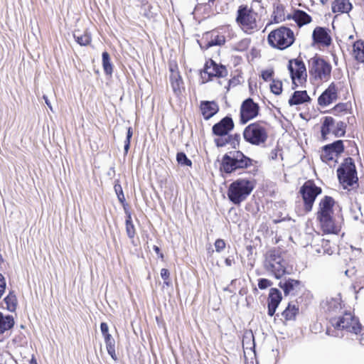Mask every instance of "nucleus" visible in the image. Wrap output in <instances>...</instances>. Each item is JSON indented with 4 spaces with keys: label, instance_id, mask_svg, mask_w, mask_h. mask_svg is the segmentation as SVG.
I'll return each mask as SVG.
<instances>
[{
    "label": "nucleus",
    "instance_id": "48",
    "mask_svg": "<svg viewBox=\"0 0 364 364\" xmlns=\"http://www.w3.org/2000/svg\"><path fill=\"white\" fill-rule=\"evenodd\" d=\"M274 74V72L273 69L264 70L262 71L261 77L263 79L264 81L267 82L272 78Z\"/></svg>",
    "mask_w": 364,
    "mask_h": 364
},
{
    "label": "nucleus",
    "instance_id": "33",
    "mask_svg": "<svg viewBox=\"0 0 364 364\" xmlns=\"http://www.w3.org/2000/svg\"><path fill=\"white\" fill-rule=\"evenodd\" d=\"M326 149H329L332 153L338 156L344 151L345 146L343 144V141L338 139L333 141V143L326 144Z\"/></svg>",
    "mask_w": 364,
    "mask_h": 364
},
{
    "label": "nucleus",
    "instance_id": "56",
    "mask_svg": "<svg viewBox=\"0 0 364 364\" xmlns=\"http://www.w3.org/2000/svg\"><path fill=\"white\" fill-rule=\"evenodd\" d=\"M178 70V68H177V65H172V64H170L169 65V71L171 72V74H173V73H178V71L177 70Z\"/></svg>",
    "mask_w": 364,
    "mask_h": 364
},
{
    "label": "nucleus",
    "instance_id": "43",
    "mask_svg": "<svg viewBox=\"0 0 364 364\" xmlns=\"http://www.w3.org/2000/svg\"><path fill=\"white\" fill-rule=\"evenodd\" d=\"M270 90L272 93L279 95L282 92V82L279 80L273 79L270 84Z\"/></svg>",
    "mask_w": 364,
    "mask_h": 364
},
{
    "label": "nucleus",
    "instance_id": "57",
    "mask_svg": "<svg viewBox=\"0 0 364 364\" xmlns=\"http://www.w3.org/2000/svg\"><path fill=\"white\" fill-rule=\"evenodd\" d=\"M43 100H45V102H46V105L49 107V109H50L51 111H53V107H52V106H51V104H50V101H49V100H48V97H47L46 95H44L43 96Z\"/></svg>",
    "mask_w": 364,
    "mask_h": 364
},
{
    "label": "nucleus",
    "instance_id": "22",
    "mask_svg": "<svg viewBox=\"0 0 364 364\" xmlns=\"http://www.w3.org/2000/svg\"><path fill=\"white\" fill-rule=\"evenodd\" d=\"M287 19H293L299 27L309 24L312 21V18L310 15L300 9H296L292 14H288Z\"/></svg>",
    "mask_w": 364,
    "mask_h": 364
},
{
    "label": "nucleus",
    "instance_id": "19",
    "mask_svg": "<svg viewBox=\"0 0 364 364\" xmlns=\"http://www.w3.org/2000/svg\"><path fill=\"white\" fill-rule=\"evenodd\" d=\"M337 98V87L334 82H331L318 97V104L321 107H326L336 100Z\"/></svg>",
    "mask_w": 364,
    "mask_h": 364
},
{
    "label": "nucleus",
    "instance_id": "47",
    "mask_svg": "<svg viewBox=\"0 0 364 364\" xmlns=\"http://www.w3.org/2000/svg\"><path fill=\"white\" fill-rule=\"evenodd\" d=\"M132 135H133L132 128L129 127L127 129V136H126V139L124 141V150L125 154H127V152L130 148V141H131Z\"/></svg>",
    "mask_w": 364,
    "mask_h": 364
},
{
    "label": "nucleus",
    "instance_id": "55",
    "mask_svg": "<svg viewBox=\"0 0 364 364\" xmlns=\"http://www.w3.org/2000/svg\"><path fill=\"white\" fill-rule=\"evenodd\" d=\"M153 250L158 255V256L159 257L164 258V255H163V253L161 252V250H160L159 247H158L156 245H154Z\"/></svg>",
    "mask_w": 364,
    "mask_h": 364
},
{
    "label": "nucleus",
    "instance_id": "50",
    "mask_svg": "<svg viewBox=\"0 0 364 364\" xmlns=\"http://www.w3.org/2000/svg\"><path fill=\"white\" fill-rule=\"evenodd\" d=\"M272 285V282L265 278H260L258 279V287L260 289H265Z\"/></svg>",
    "mask_w": 364,
    "mask_h": 364
},
{
    "label": "nucleus",
    "instance_id": "7",
    "mask_svg": "<svg viewBox=\"0 0 364 364\" xmlns=\"http://www.w3.org/2000/svg\"><path fill=\"white\" fill-rule=\"evenodd\" d=\"M257 14L254 11L252 7H249L246 4H242L239 6L237 10L235 21L245 33L250 34L255 30H257Z\"/></svg>",
    "mask_w": 364,
    "mask_h": 364
},
{
    "label": "nucleus",
    "instance_id": "2",
    "mask_svg": "<svg viewBox=\"0 0 364 364\" xmlns=\"http://www.w3.org/2000/svg\"><path fill=\"white\" fill-rule=\"evenodd\" d=\"M253 159L244 154L241 151L233 150L225 154L220 164V171L230 174L237 170L247 168L252 166Z\"/></svg>",
    "mask_w": 364,
    "mask_h": 364
},
{
    "label": "nucleus",
    "instance_id": "15",
    "mask_svg": "<svg viewBox=\"0 0 364 364\" xmlns=\"http://www.w3.org/2000/svg\"><path fill=\"white\" fill-rule=\"evenodd\" d=\"M234 127L232 118L227 115L212 127V133L215 136L226 135L234 129Z\"/></svg>",
    "mask_w": 364,
    "mask_h": 364
},
{
    "label": "nucleus",
    "instance_id": "5",
    "mask_svg": "<svg viewBox=\"0 0 364 364\" xmlns=\"http://www.w3.org/2000/svg\"><path fill=\"white\" fill-rule=\"evenodd\" d=\"M333 205V198L328 196H326L319 203L316 218L323 232L327 233H336L338 230L332 216Z\"/></svg>",
    "mask_w": 364,
    "mask_h": 364
},
{
    "label": "nucleus",
    "instance_id": "29",
    "mask_svg": "<svg viewBox=\"0 0 364 364\" xmlns=\"http://www.w3.org/2000/svg\"><path fill=\"white\" fill-rule=\"evenodd\" d=\"M299 314V306L296 304L289 303L286 309L282 311V316L287 321L295 320Z\"/></svg>",
    "mask_w": 364,
    "mask_h": 364
},
{
    "label": "nucleus",
    "instance_id": "27",
    "mask_svg": "<svg viewBox=\"0 0 364 364\" xmlns=\"http://www.w3.org/2000/svg\"><path fill=\"white\" fill-rule=\"evenodd\" d=\"M335 120L332 117H325L321 127V135L323 141L327 140V136L331 132V128L334 125Z\"/></svg>",
    "mask_w": 364,
    "mask_h": 364
},
{
    "label": "nucleus",
    "instance_id": "46",
    "mask_svg": "<svg viewBox=\"0 0 364 364\" xmlns=\"http://www.w3.org/2000/svg\"><path fill=\"white\" fill-rule=\"evenodd\" d=\"M348 109V105L346 103H338L332 109L328 111L333 114H338L339 113L346 112Z\"/></svg>",
    "mask_w": 364,
    "mask_h": 364
},
{
    "label": "nucleus",
    "instance_id": "6",
    "mask_svg": "<svg viewBox=\"0 0 364 364\" xmlns=\"http://www.w3.org/2000/svg\"><path fill=\"white\" fill-rule=\"evenodd\" d=\"M267 41L272 48L282 50L294 43L295 36L291 29L282 26L268 34Z\"/></svg>",
    "mask_w": 364,
    "mask_h": 364
},
{
    "label": "nucleus",
    "instance_id": "63",
    "mask_svg": "<svg viewBox=\"0 0 364 364\" xmlns=\"http://www.w3.org/2000/svg\"><path fill=\"white\" fill-rule=\"evenodd\" d=\"M164 284L168 287L170 286V284H171L170 279H168V280H164Z\"/></svg>",
    "mask_w": 364,
    "mask_h": 364
},
{
    "label": "nucleus",
    "instance_id": "31",
    "mask_svg": "<svg viewBox=\"0 0 364 364\" xmlns=\"http://www.w3.org/2000/svg\"><path fill=\"white\" fill-rule=\"evenodd\" d=\"M73 37L75 41L82 46L89 45L92 39L90 34L87 31L83 33H80L79 30L75 31L73 32Z\"/></svg>",
    "mask_w": 364,
    "mask_h": 364
},
{
    "label": "nucleus",
    "instance_id": "1",
    "mask_svg": "<svg viewBox=\"0 0 364 364\" xmlns=\"http://www.w3.org/2000/svg\"><path fill=\"white\" fill-rule=\"evenodd\" d=\"M284 255V252L277 247L269 250L264 255V267L276 279H280L284 274H289L287 270V261Z\"/></svg>",
    "mask_w": 364,
    "mask_h": 364
},
{
    "label": "nucleus",
    "instance_id": "52",
    "mask_svg": "<svg viewBox=\"0 0 364 364\" xmlns=\"http://www.w3.org/2000/svg\"><path fill=\"white\" fill-rule=\"evenodd\" d=\"M225 264L228 267H231L235 264V259L233 255H230L225 259Z\"/></svg>",
    "mask_w": 364,
    "mask_h": 364
},
{
    "label": "nucleus",
    "instance_id": "32",
    "mask_svg": "<svg viewBox=\"0 0 364 364\" xmlns=\"http://www.w3.org/2000/svg\"><path fill=\"white\" fill-rule=\"evenodd\" d=\"M105 339V343L106 345V348L108 354L111 356V358L114 360H117V356L115 352V341L112 338L111 334L103 336Z\"/></svg>",
    "mask_w": 364,
    "mask_h": 364
},
{
    "label": "nucleus",
    "instance_id": "21",
    "mask_svg": "<svg viewBox=\"0 0 364 364\" xmlns=\"http://www.w3.org/2000/svg\"><path fill=\"white\" fill-rule=\"evenodd\" d=\"M200 109L203 118L205 120L210 119L219 111V106L215 101H201Z\"/></svg>",
    "mask_w": 364,
    "mask_h": 364
},
{
    "label": "nucleus",
    "instance_id": "8",
    "mask_svg": "<svg viewBox=\"0 0 364 364\" xmlns=\"http://www.w3.org/2000/svg\"><path fill=\"white\" fill-rule=\"evenodd\" d=\"M337 176L344 188L352 187L358 183L357 171L352 158L345 159L343 163L337 169Z\"/></svg>",
    "mask_w": 364,
    "mask_h": 364
},
{
    "label": "nucleus",
    "instance_id": "24",
    "mask_svg": "<svg viewBox=\"0 0 364 364\" xmlns=\"http://www.w3.org/2000/svg\"><path fill=\"white\" fill-rule=\"evenodd\" d=\"M311 100L306 90L294 91L288 102L290 106L299 105L305 102H309Z\"/></svg>",
    "mask_w": 364,
    "mask_h": 364
},
{
    "label": "nucleus",
    "instance_id": "44",
    "mask_svg": "<svg viewBox=\"0 0 364 364\" xmlns=\"http://www.w3.org/2000/svg\"><path fill=\"white\" fill-rule=\"evenodd\" d=\"M114 191H115V193H116V194L117 196V198H118L119 203H124V201L126 200H125V197H124V195L122 187L120 185L119 181L118 179H117L114 181Z\"/></svg>",
    "mask_w": 364,
    "mask_h": 364
},
{
    "label": "nucleus",
    "instance_id": "53",
    "mask_svg": "<svg viewBox=\"0 0 364 364\" xmlns=\"http://www.w3.org/2000/svg\"><path fill=\"white\" fill-rule=\"evenodd\" d=\"M170 276V272L168 269L163 268L161 270V277L163 280H168Z\"/></svg>",
    "mask_w": 364,
    "mask_h": 364
},
{
    "label": "nucleus",
    "instance_id": "54",
    "mask_svg": "<svg viewBox=\"0 0 364 364\" xmlns=\"http://www.w3.org/2000/svg\"><path fill=\"white\" fill-rule=\"evenodd\" d=\"M123 206L124 213L126 214V217L132 218V213L129 208V205L126 203V200L124 201V203H121Z\"/></svg>",
    "mask_w": 364,
    "mask_h": 364
},
{
    "label": "nucleus",
    "instance_id": "10",
    "mask_svg": "<svg viewBox=\"0 0 364 364\" xmlns=\"http://www.w3.org/2000/svg\"><path fill=\"white\" fill-rule=\"evenodd\" d=\"M332 66L323 58L317 55L311 59L309 73L315 80H328L331 77Z\"/></svg>",
    "mask_w": 364,
    "mask_h": 364
},
{
    "label": "nucleus",
    "instance_id": "17",
    "mask_svg": "<svg viewBox=\"0 0 364 364\" xmlns=\"http://www.w3.org/2000/svg\"><path fill=\"white\" fill-rule=\"evenodd\" d=\"M282 301V295L281 291L277 288H271L269 289L267 297V314L273 316L279 304Z\"/></svg>",
    "mask_w": 364,
    "mask_h": 364
},
{
    "label": "nucleus",
    "instance_id": "28",
    "mask_svg": "<svg viewBox=\"0 0 364 364\" xmlns=\"http://www.w3.org/2000/svg\"><path fill=\"white\" fill-rule=\"evenodd\" d=\"M14 319L13 316H4L2 312H0V335L3 334L5 331L11 329L14 326Z\"/></svg>",
    "mask_w": 364,
    "mask_h": 364
},
{
    "label": "nucleus",
    "instance_id": "39",
    "mask_svg": "<svg viewBox=\"0 0 364 364\" xmlns=\"http://www.w3.org/2000/svg\"><path fill=\"white\" fill-rule=\"evenodd\" d=\"M126 232L129 239H134L136 235V230L132 218L126 217L125 219Z\"/></svg>",
    "mask_w": 364,
    "mask_h": 364
},
{
    "label": "nucleus",
    "instance_id": "30",
    "mask_svg": "<svg viewBox=\"0 0 364 364\" xmlns=\"http://www.w3.org/2000/svg\"><path fill=\"white\" fill-rule=\"evenodd\" d=\"M285 8L281 4H277L274 5V11L272 15L273 18V21L275 23H278L285 21L287 16L285 17Z\"/></svg>",
    "mask_w": 364,
    "mask_h": 364
},
{
    "label": "nucleus",
    "instance_id": "51",
    "mask_svg": "<svg viewBox=\"0 0 364 364\" xmlns=\"http://www.w3.org/2000/svg\"><path fill=\"white\" fill-rule=\"evenodd\" d=\"M100 330L103 336L110 334L109 333L108 325L105 322H102L100 323Z\"/></svg>",
    "mask_w": 364,
    "mask_h": 364
},
{
    "label": "nucleus",
    "instance_id": "37",
    "mask_svg": "<svg viewBox=\"0 0 364 364\" xmlns=\"http://www.w3.org/2000/svg\"><path fill=\"white\" fill-rule=\"evenodd\" d=\"M242 346L243 348L246 349L250 348L252 349L255 351V338L252 332L245 335L242 338Z\"/></svg>",
    "mask_w": 364,
    "mask_h": 364
},
{
    "label": "nucleus",
    "instance_id": "38",
    "mask_svg": "<svg viewBox=\"0 0 364 364\" xmlns=\"http://www.w3.org/2000/svg\"><path fill=\"white\" fill-rule=\"evenodd\" d=\"M251 40L250 38H244L232 46V50L238 52H243L248 49Z\"/></svg>",
    "mask_w": 364,
    "mask_h": 364
},
{
    "label": "nucleus",
    "instance_id": "34",
    "mask_svg": "<svg viewBox=\"0 0 364 364\" xmlns=\"http://www.w3.org/2000/svg\"><path fill=\"white\" fill-rule=\"evenodd\" d=\"M6 304V309L10 312H15L17 306V299L14 291H10L4 299Z\"/></svg>",
    "mask_w": 364,
    "mask_h": 364
},
{
    "label": "nucleus",
    "instance_id": "14",
    "mask_svg": "<svg viewBox=\"0 0 364 364\" xmlns=\"http://www.w3.org/2000/svg\"><path fill=\"white\" fill-rule=\"evenodd\" d=\"M203 72L208 75L207 81H210L213 77H224L228 74L226 67L220 63H217L213 59L207 60L204 65Z\"/></svg>",
    "mask_w": 364,
    "mask_h": 364
},
{
    "label": "nucleus",
    "instance_id": "20",
    "mask_svg": "<svg viewBox=\"0 0 364 364\" xmlns=\"http://www.w3.org/2000/svg\"><path fill=\"white\" fill-rule=\"evenodd\" d=\"M278 286L283 290L285 296L291 294L295 296L301 290L302 285L300 280L288 278L280 281Z\"/></svg>",
    "mask_w": 364,
    "mask_h": 364
},
{
    "label": "nucleus",
    "instance_id": "49",
    "mask_svg": "<svg viewBox=\"0 0 364 364\" xmlns=\"http://www.w3.org/2000/svg\"><path fill=\"white\" fill-rule=\"evenodd\" d=\"M214 246L217 252H221L225 248L226 243L223 239H217L214 243Z\"/></svg>",
    "mask_w": 364,
    "mask_h": 364
},
{
    "label": "nucleus",
    "instance_id": "36",
    "mask_svg": "<svg viewBox=\"0 0 364 364\" xmlns=\"http://www.w3.org/2000/svg\"><path fill=\"white\" fill-rule=\"evenodd\" d=\"M102 66L105 74L111 75L113 72V68L109 54L107 51H104L102 54Z\"/></svg>",
    "mask_w": 364,
    "mask_h": 364
},
{
    "label": "nucleus",
    "instance_id": "11",
    "mask_svg": "<svg viewBox=\"0 0 364 364\" xmlns=\"http://www.w3.org/2000/svg\"><path fill=\"white\" fill-rule=\"evenodd\" d=\"M322 192L321 188L316 186L314 181H306L300 188L299 193L304 201V210L307 213L311 211L316 197Z\"/></svg>",
    "mask_w": 364,
    "mask_h": 364
},
{
    "label": "nucleus",
    "instance_id": "16",
    "mask_svg": "<svg viewBox=\"0 0 364 364\" xmlns=\"http://www.w3.org/2000/svg\"><path fill=\"white\" fill-rule=\"evenodd\" d=\"M330 32V30L326 27H316L312 33L314 44H319L328 47L332 43Z\"/></svg>",
    "mask_w": 364,
    "mask_h": 364
},
{
    "label": "nucleus",
    "instance_id": "12",
    "mask_svg": "<svg viewBox=\"0 0 364 364\" xmlns=\"http://www.w3.org/2000/svg\"><path fill=\"white\" fill-rule=\"evenodd\" d=\"M259 106L251 98L245 100L240 107V122L241 124H245L250 120L258 116Z\"/></svg>",
    "mask_w": 364,
    "mask_h": 364
},
{
    "label": "nucleus",
    "instance_id": "45",
    "mask_svg": "<svg viewBox=\"0 0 364 364\" xmlns=\"http://www.w3.org/2000/svg\"><path fill=\"white\" fill-rule=\"evenodd\" d=\"M334 154L332 153L329 149H326V145L322 147V153L320 155L321 161L324 163H328L333 160Z\"/></svg>",
    "mask_w": 364,
    "mask_h": 364
},
{
    "label": "nucleus",
    "instance_id": "18",
    "mask_svg": "<svg viewBox=\"0 0 364 364\" xmlns=\"http://www.w3.org/2000/svg\"><path fill=\"white\" fill-rule=\"evenodd\" d=\"M240 135L235 133L234 134H226V135H219L214 139V142L217 147H223L230 144L232 149H236L240 146Z\"/></svg>",
    "mask_w": 364,
    "mask_h": 364
},
{
    "label": "nucleus",
    "instance_id": "13",
    "mask_svg": "<svg viewBox=\"0 0 364 364\" xmlns=\"http://www.w3.org/2000/svg\"><path fill=\"white\" fill-rule=\"evenodd\" d=\"M287 68L291 80H297L299 85H303L306 82V68L301 59L296 58L289 60Z\"/></svg>",
    "mask_w": 364,
    "mask_h": 364
},
{
    "label": "nucleus",
    "instance_id": "25",
    "mask_svg": "<svg viewBox=\"0 0 364 364\" xmlns=\"http://www.w3.org/2000/svg\"><path fill=\"white\" fill-rule=\"evenodd\" d=\"M352 8L349 0H334L331 6L333 13H348Z\"/></svg>",
    "mask_w": 364,
    "mask_h": 364
},
{
    "label": "nucleus",
    "instance_id": "41",
    "mask_svg": "<svg viewBox=\"0 0 364 364\" xmlns=\"http://www.w3.org/2000/svg\"><path fill=\"white\" fill-rule=\"evenodd\" d=\"M225 43V38L223 35H216L211 38L206 44V48L214 46H222Z\"/></svg>",
    "mask_w": 364,
    "mask_h": 364
},
{
    "label": "nucleus",
    "instance_id": "35",
    "mask_svg": "<svg viewBox=\"0 0 364 364\" xmlns=\"http://www.w3.org/2000/svg\"><path fill=\"white\" fill-rule=\"evenodd\" d=\"M169 78L173 92L175 93L180 92L181 85L183 84V80L181 75H179V73H173V74H170Z\"/></svg>",
    "mask_w": 364,
    "mask_h": 364
},
{
    "label": "nucleus",
    "instance_id": "61",
    "mask_svg": "<svg viewBox=\"0 0 364 364\" xmlns=\"http://www.w3.org/2000/svg\"><path fill=\"white\" fill-rule=\"evenodd\" d=\"M29 363L30 364H38L37 360L33 355H32Z\"/></svg>",
    "mask_w": 364,
    "mask_h": 364
},
{
    "label": "nucleus",
    "instance_id": "23",
    "mask_svg": "<svg viewBox=\"0 0 364 364\" xmlns=\"http://www.w3.org/2000/svg\"><path fill=\"white\" fill-rule=\"evenodd\" d=\"M321 305L322 309L330 314H336L341 309V299L339 298H327Z\"/></svg>",
    "mask_w": 364,
    "mask_h": 364
},
{
    "label": "nucleus",
    "instance_id": "59",
    "mask_svg": "<svg viewBox=\"0 0 364 364\" xmlns=\"http://www.w3.org/2000/svg\"><path fill=\"white\" fill-rule=\"evenodd\" d=\"M277 153H278V151H277V150L276 149L272 150V151H271V158H272V159H273V160L277 159Z\"/></svg>",
    "mask_w": 364,
    "mask_h": 364
},
{
    "label": "nucleus",
    "instance_id": "64",
    "mask_svg": "<svg viewBox=\"0 0 364 364\" xmlns=\"http://www.w3.org/2000/svg\"><path fill=\"white\" fill-rule=\"evenodd\" d=\"M215 1V0H208V4L209 6H211V5H213V4H214Z\"/></svg>",
    "mask_w": 364,
    "mask_h": 364
},
{
    "label": "nucleus",
    "instance_id": "42",
    "mask_svg": "<svg viewBox=\"0 0 364 364\" xmlns=\"http://www.w3.org/2000/svg\"><path fill=\"white\" fill-rule=\"evenodd\" d=\"M176 161L181 166H191L192 161L189 159L184 152H178L176 154Z\"/></svg>",
    "mask_w": 364,
    "mask_h": 364
},
{
    "label": "nucleus",
    "instance_id": "3",
    "mask_svg": "<svg viewBox=\"0 0 364 364\" xmlns=\"http://www.w3.org/2000/svg\"><path fill=\"white\" fill-rule=\"evenodd\" d=\"M330 323L333 329L327 328L326 333L328 336H338L336 330H345L347 332L353 333L355 335L360 333L362 331V325L359 319L352 315L350 312H345L342 316L330 318Z\"/></svg>",
    "mask_w": 364,
    "mask_h": 364
},
{
    "label": "nucleus",
    "instance_id": "26",
    "mask_svg": "<svg viewBox=\"0 0 364 364\" xmlns=\"http://www.w3.org/2000/svg\"><path fill=\"white\" fill-rule=\"evenodd\" d=\"M353 55L355 60L364 63V41L357 40L353 44Z\"/></svg>",
    "mask_w": 364,
    "mask_h": 364
},
{
    "label": "nucleus",
    "instance_id": "62",
    "mask_svg": "<svg viewBox=\"0 0 364 364\" xmlns=\"http://www.w3.org/2000/svg\"><path fill=\"white\" fill-rule=\"evenodd\" d=\"M359 341H360V345L364 346V332L361 334Z\"/></svg>",
    "mask_w": 364,
    "mask_h": 364
},
{
    "label": "nucleus",
    "instance_id": "40",
    "mask_svg": "<svg viewBox=\"0 0 364 364\" xmlns=\"http://www.w3.org/2000/svg\"><path fill=\"white\" fill-rule=\"evenodd\" d=\"M346 124L342 121L336 123V128L333 130V134L336 137H342L345 136Z\"/></svg>",
    "mask_w": 364,
    "mask_h": 364
},
{
    "label": "nucleus",
    "instance_id": "4",
    "mask_svg": "<svg viewBox=\"0 0 364 364\" xmlns=\"http://www.w3.org/2000/svg\"><path fill=\"white\" fill-rule=\"evenodd\" d=\"M255 186V181L238 178L229 185L228 197L234 205H238L250 195Z\"/></svg>",
    "mask_w": 364,
    "mask_h": 364
},
{
    "label": "nucleus",
    "instance_id": "58",
    "mask_svg": "<svg viewBox=\"0 0 364 364\" xmlns=\"http://www.w3.org/2000/svg\"><path fill=\"white\" fill-rule=\"evenodd\" d=\"M237 80H236L235 77L232 78V79H230L228 80V86L230 87V86H235L237 85Z\"/></svg>",
    "mask_w": 364,
    "mask_h": 364
},
{
    "label": "nucleus",
    "instance_id": "9",
    "mask_svg": "<svg viewBox=\"0 0 364 364\" xmlns=\"http://www.w3.org/2000/svg\"><path fill=\"white\" fill-rule=\"evenodd\" d=\"M245 141L252 145L260 146L264 144L268 138L266 129L259 122H254L247 125L243 131Z\"/></svg>",
    "mask_w": 364,
    "mask_h": 364
},
{
    "label": "nucleus",
    "instance_id": "60",
    "mask_svg": "<svg viewBox=\"0 0 364 364\" xmlns=\"http://www.w3.org/2000/svg\"><path fill=\"white\" fill-rule=\"evenodd\" d=\"M292 81V89L294 90L299 86V82L297 83V80H291Z\"/></svg>",
    "mask_w": 364,
    "mask_h": 364
}]
</instances>
